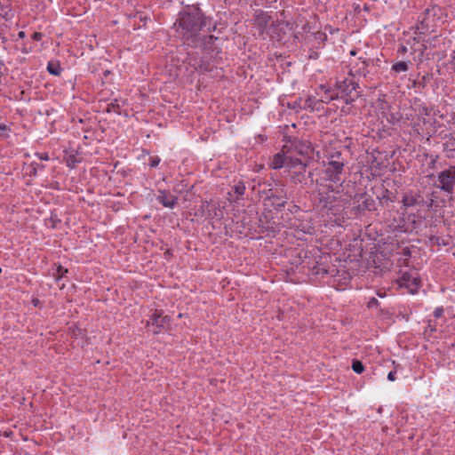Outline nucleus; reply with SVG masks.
<instances>
[{
	"label": "nucleus",
	"instance_id": "nucleus-1",
	"mask_svg": "<svg viewBox=\"0 0 455 455\" xmlns=\"http://www.w3.org/2000/svg\"><path fill=\"white\" fill-rule=\"evenodd\" d=\"M346 179L345 166L338 163H324L323 169L319 173V177L315 180L318 187L317 194L319 203L323 207H327L329 202V192L334 191V185L342 186Z\"/></svg>",
	"mask_w": 455,
	"mask_h": 455
},
{
	"label": "nucleus",
	"instance_id": "nucleus-2",
	"mask_svg": "<svg viewBox=\"0 0 455 455\" xmlns=\"http://www.w3.org/2000/svg\"><path fill=\"white\" fill-rule=\"evenodd\" d=\"M180 27L191 36L196 35L203 28L209 32L215 30L216 25L212 23V20L205 17L198 6L192 5L188 7L179 19Z\"/></svg>",
	"mask_w": 455,
	"mask_h": 455
},
{
	"label": "nucleus",
	"instance_id": "nucleus-3",
	"mask_svg": "<svg viewBox=\"0 0 455 455\" xmlns=\"http://www.w3.org/2000/svg\"><path fill=\"white\" fill-rule=\"evenodd\" d=\"M401 203L404 210L417 209L418 211H429L432 209L434 204L433 194L424 193L419 189H411L403 194Z\"/></svg>",
	"mask_w": 455,
	"mask_h": 455
},
{
	"label": "nucleus",
	"instance_id": "nucleus-4",
	"mask_svg": "<svg viewBox=\"0 0 455 455\" xmlns=\"http://www.w3.org/2000/svg\"><path fill=\"white\" fill-rule=\"evenodd\" d=\"M334 89L341 100H345L347 105H352L353 102L360 96L359 80L353 76L345 77L343 80L336 81Z\"/></svg>",
	"mask_w": 455,
	"mask_h": 455
},
{
	"label": "nucleus",
	"instance_id": "nucleus-5",
	"mask_svg": "<svg viewBox=\"0 0 455 455\" xmlns=\"http://www.w3.org/2000/svg\"><path fill=\"white\" fill-rule=\"evenodd\" d=\"M438 188L452 195L455 193V165H450L437 174Z\"/></svg>",
	"mask_w": 455,
	"mask_h": 455
},
{
	"label": "nucleus",
	"instance_id": "nucleus-6",
	"mask_svg": "<svg viewBox=\"0 0 455 455\" xmlns=\"http://www.w3.org/2000/svg\"><path fill=\"white\" fill-rule=\"evenodd\" d=\"M373 66V60L359 57L356 60L350 63L348 75L356 79V77L363 76L364 78L370 74V67Z\"/></svg>",
	"mask_w": 455,
	"mask_h": 455
},
{
	"label": "nucleus",
	"instance_id": "nucleus-7",
	"mask_svg": "<svg viewBox=\"0 0 455 455\" xmlns=\"http://www.w3.org/2000/svg\"><path fill=\"white\" fill-rule=\"evenodd\" d=\"M287 143L288 148L286 149L288 154L293 153L309 161L313 154V148L309 144H307L296 138L290 139Z\"/></svg>",
	"mask_w": 455,
	"mask_h": 455
},
{
	"label": "nucleus",
	"instance_id": "nucleus-8",
	"mask_svg": "<svg viewBox=\"0 0 455 455\" xmlns=\"http://www.w3.org/2000/svg\"><path fill=\"white\" fill-rule=\"evenodd\" d=\"M170 324L171 317L169 315H163V311L157 309L154 311L148 321V325H151L153 327L152 331L155 334L160 333Z\"/></svg>",
	"mask_w": 455,
	"mask_h": 455
},
{
	"label": "nucleus",
	"instance_id": "nucleus-9",
	"mask_svg": "<svg viewBox=\"0 0 455 455\" xmlns=\"http://www.w3.org/2000/svg\"><path fill=\"white\" fill-rule=\"evenodd\" d=\"M399 284L402 287L407 288L411 293L414 294L419 289L421 280L419 276L411 273H403L399 279Z\"/></svg>",
	"mask_w": 455,
	"mask_h": 455
},
{
	"label": "nucleus",
	"instance_id": "nucleus-10",
	"mask_svg": "<svg viewBox=\"0 0 455 455\" xmlns=\"http://www.w3.org/2000/svg\"><path fill=\"white\" fill-rule=\"evenodd\" d=\"M324 100H318L315 96H308L307 99L303 100V109L309 110L311 112H322L324 109Z\"/></svg>",
	"mask_w": 455,
	"mask_h": 455
},
{
	"label": "nucleus",
	"instance_id": "nucleus-11",
	"mask_svg": "<svg viewBox=\"0 0 455 455\" xmlns=\"http://www.w3.org/2000/svg\"><path fill=\"white\" fill-rule=\"evenodd\" d=\"M156 200L159 204H161L164 207L166 208H174V206L178 203V197L172 195L167 190H158V195L156 196Z\"/></svg>",
	"mask_w": 455,
	"mask_h": 455
},
{
	"label": "nucleus",
	"instance_id": "nucleus-12",
	"mask_svg": "<svg viewBox=\"0 0 455 455\" xmlns=\"http://www.w3.org/2000/svg\"><path fill=\"white\" fill-rule=\"evenodd\" d=\"M288 145H284L281 152L275 154L272 159L270 166L274 170H279L286 167L287 162V148Z\"/></svg>",
	"mask_w": 455,
	"mask_h": 455
},
{
	"label": "nucleus",
	"instance_id": "nucleus-13",
	"mask_svg": "<svg viewBox=\"0 0 455 455\" xmlns=\"http://www.w3.org/2000/svg\"><path fill=\"white\" fill-rule=\"evenodd\" d=\"M326 159L327 162L331 164L338 163L339 164H341L345 166L347 164V158L344 156L342 151L338 150L336 148H331L327 150L326 152Z\"/></svg>",
	"mask_w": 455,
	"mask_h": 455
},
{
	"label": "nucleus",
	"instance_id": "nucleus-14",
	"mask_svg": "<svg viewBox=\"0 0 455 455\" xmlns=\"http://www.w3.org/2000/svg\"><path fill=\"white\" fill-rule=\"evenodd\" d=\"M308 163L309 161L307 159H301L293 153H287L286 168H288L289 171L291 169H302L301 166H307Z\"/></svg>",
	"mask_w": 455,
	"mask_h": 455
},
{
	"label": "nucleus",
	"instance_id": "nucleus-15",
	"mask_svg": "<svg viewBox=\"0 0 455 455\" xmlns=\"http://www.w3.org/2000/svg\"><path fill=\"white\" fill-rule=\"evenodd\" d=\"M266 200L271 201V206L276 211H282L286 205V201L283 199V196L275 193L273 189L267 191Z\"/></svg>",
	"mask_w": 455,
	"mask_h": 455
},
{
	"label": "nucleus",
	"instance_id": "nucleus-16",
	"mask_svg": "<svg viewBox=\"0 0 455 455\" xmlns=\"http://www.w3.org/2000/svg\"><path fill=\"white\" fill-rule=\"evenodd\" d=\"M302 169H291L290 170V176H291V183L295 185H301L303 184L307 180V166H301Z\"/></svg>",
	"mask_w": 455,
	"mask_h": 455
},
{
	"label": "nucleus",
	"instance_id": "nucleus-17",
	"mask_svg": "<svg viewBox=\"0 0 455 455\" xmlns=\"http://www.w3.org/2000/svg\"><path fill=\"white\" fill-rule=\"evenodd\" d=\"M245 190L246 188L243 181H238L236 184L233 185L231 187V191L228 192V195L231 196L229 199L230 202H236L243 199Z\"/></svg>",
	"mask_w": 455,
	"mask_h": 455
},
{
	"label": "nucleus",
	"instance_id": "nucleus-18",
	"mask_svg": "<svg viewBox=\"0 0 455 455\" xmlns=\"http://www.w3.org/2000/svg\"><path fill=\"white\" fill-rule=\"evenodd\" d=\"M358 199L357 202H361L358 204V209L360 211H372L374 210L375 206V201L373 198L370 196H368L366 193L357 195Z\"/></svg>",
	"mask_w": 455,
	"mask_h": 455
},
{
	"label": "nucleus",
	"instance_id": "nucleus-19",
	"mask_svg": "<svg viewBox=\"0 0 455 455\" xmlns=\"http://www.w3.org/2000/svg\"><path fill=\"white\" fill-rule=\"evenodd\" d=\"M320 89L324 91V96L321 100H324L325 103L340 99L334 88H326L325 85L321 84Z\"/></svg>",
	"mask_w": 455,
	"mask_h": 455
},
{
	"label": "nucleus",
	"instance_id": "nucleus-20",
	"mask_svg": "<svg viewBox=\"0 0 455 455\" xmlns=\"http://www.w3.org/2000/svg\"><path fill=\"white\" fill-rule=\"evenodd\" d=\"M411 61H397L391 67V72L395 74L404 73L409 70Z\"/></svg>",
	"mask_w": 455,
	"mask_h": 455
},
{
	"label": "nucleus",
	"instance_id": "nucleus-21",
	"mask_svg": "<svg viewBox=\"0 0 455 455\" xmlns=\"http://www.w3.org/2000/svg\"><path fill=\"white\" fill-rule=\"evenodd\" d=\"M395 200V196H392V194L386 189L381 197H379V203L381 206L388 208L389 203H393Z\"/></svg>",
	"mask_w": 455,
	"mask_h": 455
},
{
	"label": "nucleus",
	"instance_id": "nucleus-22",
	"mask_svg": "<svg viewBox=\"0 0 455 455\" xmlns=\"http://www.w3.org/2000/svg\"><path fill=\"white\" fill-rule=\"evenodd\" d=\"M47 70L51 75L60 76L62 71V68L59 62L49 61Z\"/></svg>",
	"mask_w": 455,
	"mask_h": 455
},
{
	"label": "nucleus",
	"instance_id": "nucleus-23",
	"mask_svg": "<svg viewBox=\"0 0 455 455\" xmlns=\"http://www.w3.org/2000/svg\"><path fill=\"white\" fill-rule=\"evenodd\" d=\"M313 271H314L315 275L323 277L324 275H329V274L331 275H333L332 273L335 271H338V270L333 268L330 271L329 269L325 268L324 267L318 265V266L314 267Z\"/></svg>",
	"mask_w": 455,
	"mask_h": 455
},
{
	"label": "nucleus",
	"instance_id": "nucleus-24",
	"mask_svg": "<svg viewBox=\"0 0 455 455\" xmlns=\"http://www.w3.org/2000/svg\"><path fill=\"white\" fill-rule=\"evenodd\" d=\"M444 149L447 150V157H455V140H451L443 144Z\"/></svg>",
	"mask_w": 455,
	"mask_h": 455
},
{
	"label": "nucleus",
	"instance_id": "nucleus-25",
	"mask_svg": "<svg viewBox=\"0 0 455 455\" xmlns=\"http://www.w3.org/2000/svg\"><path fill=\"white\" fill-rule=\"evenodd\" d=\"M429 242L432 245H436L438 247L440 246H446L449 244L448 240H445L444 238H442L440 236L436 235H431L428 237Z\"/></svg>",
	"mask_w": 455,
	"mask_h": 455
},
{
	"label": "nucleus",
	"instance_id": "nucleus-26",
	"mask_svg": "<svg viewBox=\"0 0 455 455\" xmlns=\"http://www.w3.org/2000/svg\"><path fill=\"white\" fill-rule=\"evenodd\" d=\"M302 102H303V99L302 98H299V99L295 100L294 101L288 102L287 107L289 108L293 109L296 112H298L299 110L303 109Z\"/></svg>",
	"mask_w": 455,
	"mask_h": 455
},
{
	"label": "nucleus",
	"instance_id": "nucleus-27",
	"mask_svg": "<svg viewBox=\"0 0 455 455\" xmlns=\"http://www.w3.org/2000/svg\"><path fill=\"white\" fill-rule=\"evenodd\" d=\"M351 367H352V370L357 374H361L364 371V366H363V363L357 359H354L352 361Z\"/></svg>",
	"mask_w": 455,
	"mask_h": 455
},
{
	"label": "nucleus",
	"instance_id": "nucleus-28",
	"mask_svg": "<svg viewBox=\"0 0 455 455\" xmlns=\"http://www.w3.org/2000/svg\"><path fill=\"white\" fill-rule=\"evenodd\" d=\"M29 168H30L29 175L36 176L37 174L38 170L44 169V165L40 163L32 162L29 165Z\"/></svg>",
	"mask_w": 455,
	"mask_h": 455
},
{
	"label": "nucleus",
	"instance_id": "nucleus-29",
	"mask_svg": "<svg viewBox=\"0 0 455 455\" xmlns=\"http://www.w3.org/2000/svg\"><path fill=\"white\" fill-rule=\"evenodd\" d=\"M431 78L432 75L430 74H426L422 76V77L418 81V87L424 89L430 82Z\"/></svg>",
	"mask_w": 455,
	"mask_h": 455
},
{
	"label": "nucleus",
	"instance_id": "nucleus-30",
	"mask_svg": "<svg viewBox=\"0 0 455 455\" xmlns=\"http://www.w3.org/2000/svg\"><path fill=\"white\" fill-rule=\"evenodd\" d=\"M68 270L65 268L64 267L59 265L56 269V274L54 275L56 276V279L59 280L60 278L63 277Z\"/></svg>",
	"mask_w": 455,
	"mask_h": 455
},
{
	"label": "nucleus",
	"instance_id": "nucleus-31",
	"mask_svg": "<svg viewBox=\"0 0 455 455\" xmlns=\"http://www.w3.org/2000/svg\"><path fill=\"white\" fill-rule=\"evenodd\" d=\"M258 20H259V26H267V17L265 16L264 12H261L259 15H258Z\"/></svg>",
	"mask_w": 455,
	"mask_h": 455
},
{
	"label": "nucleus",
	"instance_id": "nucleus-32",
	"mask_svg": "<svg viewBox=\"0 0 455 455\" xmlns=\"http://www.w3.org/2000/svg\"><path fill=\"white\" fill-rule=\"evenodd\" d=\"M160 158L158 156H153L149 159V165L151 167H156L160 163Z\"/></svg>",
	"mask_w": 455,
	"mask_h": 455
},
{
	"label": "nucleus",
	"instance_id": "nucleus-33",
	"mask_svg": "<svg viewBox=\"0 0 455 455\" xmlns=\"http://www.w3.org/2000/svg\"><path fill=\"white\" fill-rule=\"evenodd\" d=\"M299 20V18L297 19V20L295 22H291V21H285V27L289 29V30H294L297 27V22Z\"/></svg>",
	"mask_w": 455,
	"mask_h": 455
},
{
	"label": "nucleus",
	"instance_id": "nucleus-34",
	"mask_svg": "<svg viewBox=\"0 0 455 455\" xmlns=\"http://www.w3.org/2000/svg\"><path fill=\"white\" fill-rule=\"evenodd\" d=\"M379 300L376 299V298H371L369 302L367 303V307L368 308H372L374 307H377L379 306Z\"/></svg>",
	"mask_w": 455,
	"mask_h": 455
},
{
	"label": "nucleus",
	"instance_id": "nucleus-35",
	"mask_svg": "<svg viewBox=\"0 0 455 455\" xmlns=\"http://www.w3.org/2000/svg\"><path fill=\"white\" fill-rule=\"evenodd\" d=\"M443 314V307H436L434 311V316L435 318H440Z\"/></svg>",
	"mask_w": 455,
	"mask_h": 455
},
{
	"label": "nucleus",
	"instance_id": "nucleus-36",
	"mask_svg": "<svg viewBox=\"0 0 455 455\" xmlns=\"http://www.w3.org/2000/svg\"><path fill=\"white\" fill-rule=\"evenodd\" d=\"M76 163V159L75 156H70L68 159L67 160L68 166L74 167L75 164Z\"/></svg>",
	"mask_w": 455,
	"mask_h": 455
},
{
	"label": "nucleus",
	"instance_id": "nucleus-37",
	"mask_svg": "<svg viewBox=\"0 0 455 455\" xmlns=\"http://www.w3.org/2000/svg\"><path fill=\"white\" fill-rule=\"evenodd\" d=\"M199 68L202 71H210L211 70V68L209 67V65L204 63V61L203 60H201V63L199 65Z\"/></svg>",
	"mask_w": 455,
	"mask_h": 455
},
{
	"label": "nucleus",
	"instance_id": "nucleus-38",
	"mask_svg": "<svg viewBox=\"0 0 455 455\" xmlns=\"http://www.w3.org/2000/svg\"><path fill=\"white\" fill-rule=\"evenodd\" d=\"M36 156H38L40 160H49V156L47 153H36Z\"/></svg>",
	"mask_w": 455,
	"mask_h": 455
},
{
	"label": "nucleus",
	"instance_id": "nucleus-39",
	"mask_svg": "<svg viewBox=\"0 0 455 455\" xmlns=\"http://www.w3.org/2000/svg\"><path fill=\"white\" fill-rule=\"evenodd\" d=\"M42 33L40 32H34L33 35H32V39L35 40V41H39L42 39Z\"/></svg>",
	"mask_w": 455,
	"mask_h": 455
},
{
	"label": "nucleus",
	"instance_id": "nucleus-40",
	"mask_svg": "<svg viewBox=\"0 0 455 455\" xmlns=\"http://www.w3.org/2000/svg\"><path fill=\"white\" fill-rule=\"evenodd\" d=\"M408 49L405 45L401 44L397 50V52L399 54H405L407 52Z\"/></svg>",
	"mask_w": 455,
	"mask_h": 455
},
{
	"label": "nucleus",
	"instance_id": "nucleus-41",
	"mask_svg": "<svg viewBox=\"0 0 455 455\" xmlns=\"http://www.w3.org/2000/svg\"><path fill=\"white\" fill-rule=\"evenodd\" d=\"M395 373L396 371H391L388 374H387V379L390 380V381H394L395 379Z\"/></svg>",
	"mask_w": 455,
	"mask_h": 455
},
{
	"label": "nucleus",
	"instance_id": "nucleus-42",
	"mask_svg": "<svg viewBox=\"0 0 455 455\" xmlns=\"http://www.w3.org/2000/svg\"><path fill=\"white\" fill-rule=\"evenodd\" d=\"M428 26V24L427 23V20L426 19L424 18L421 21H420V27L418 26L417 28L418 29H424L425 28H427Z\"/></svg>",
	"mask_w": 455,
	"mask_h": 455
},
{
	"label": "nucleus",
	"instance_id": "nucleus-43",
	"mask_svg": "<svg viewBox=\"0 0 455 455\" xmlns=\"http://www.w3.org/2000/svg\"><path fill=\"white\" fill-rule=\"evenodd\" d=\"M25 36H26V33L24 31H20L18 33V37L19 38L23 39V38H25Z\"/></svg>",
	"mask_w": 455,
	"mask_h": 455
},
{
	"label": "nucleus",
	"instance_id": "nucleus-44",
	"mask_svg": "<svg viewBox=\"0 0 455 455\" xmlns=\"http://www.w3.org/2000/svg\"><path fill=\"white\" fill-rule=\"evenodd\" d=\"M422 112L426 115V116H428L429 115V111H428V108L427 107H422Z\"/></svg>",
	"mask_w": 455,
	"mask_h": 455
},
{
	"label": "nucleus",
	"instance_id": "nucleus-45",
	"mask_svg": "<svg viewBox=\"0 0 455 455\" xmlns=\"http://www.w3.org/2000/svg\"><path fill=\"white\" fill-rule=\"evenodd\" d=\"M388 120H389V121H395V120L398 121V120H399V118H396V117L395 116V114H391V115H390V119H388Z\"/></svg>",
	"mask_w": 455,
	"mask_h": 455
},
{
	"label": "nucleus",
	"instance_id": "nucleus-46",
	"mask_svg": "<svg viewBox=\"0 0 455 455\" xmlns=\"http://www.w3.org/2000/svg\"><path fill=\"white\" fill-rule=\"evenodd\" d=\"M5 130H7V126L5 124H0V131H5Z\"/></svg>",
	"mask_w": 455,
	"mask_h": 455
},
{
	"label": "nucleus",
	"instance_id": "nucleus-47",
	"mask_svg": "<svg viewBox=\"0 0 455 455\" xmlns=\"http://www.w3.org/2000/svg\"><path fill=\"white\" fill-rule=\"evenodd\" d=\"M21 52H22L23 53H28L29 51L27 49V47H26V46H24V47L21 49Z\"/></svg>",
	"mask_w": 455,
	"mask_h": 455
},
{
	"label": "nucleus",
	"instance_id": "nucleus-48",
	"mask_svg": "<svg viewBox=\"0 0 455 455\" xmlns=\"http://www.w3.org/2000/svg\"><path fill=\"white\" fill-rule=\"evenodd\" d=\"M308 178H312L313 176V172H308L307 175ZM311 181L313 182V179H311Z\"/></svg>",
	"mask_w": 455,
	"mask_h": 455
},
{
	"label": "nucleus",
	"instance_id": "nucleus-49",
	"mask_svg": "<svg viewBox=\"0 0 455 455\" xmlns=\"http://www.w3.org/2000/svg\"><path fill=\"white\" fill-rule=\"evenodd\" d=\"M431 11H432V10H430V9H426V10L424 11V12H425V14L427 15V14H429V12H430Z\"/></svg>",
	"mask_w": 455,
	"mask_h": 455
},
{
	"label": "nucleus",
	"instance_id": "nucleus-50",
	"mask_svg": "<svg viewBox=\"0 0 455 455\" xmlns=\"http://www.w3.org/2000/svg\"><path fill=\"white\" fill-rule=\"evenodd\" d=\"M307 24H305V25L303 26V28H302L303 31L307 32Z\"/></svg>",
	"mask_w": 455,
	"mask_h": 455
},
{
	"label": "nucleus",
	"instance_id": "nucleus-51",
	"mask_svg": "<svg viewBox=\"0 0 455 455\" xmlns=\"http://www.w3.org/2000/svg\"><path fill=\"white\" fill-rule=\"evenodd\" d=\"M412 85H413V87H417L418 86V81H413Z\"/></svg>",
	"mask_w": 455,
	"mask_h": 455
},
{
	"label": "nucleus",
	"instance_id": "nucleus-52",
	"mask_svg": "<svg viewBox=\"0 0 455 455\" xmlns=\"http://www.w3.org/2000/svg\"><path fill=\"white\" fill-rule=\"evenodd\" d=\"M281 16L285 18V12L284 11L281 12Z\"/></svg>",
	"mask_w": 455,
	"mask_h": 455
},
{
	"label": "nucleus",
	"instance_id": "nucleus-53",
	"mask_svg": "<svg viewBox=\"0 0 455 455\" xmlns=\"http://www.w3.org/2000/svg\"><path fill=\"white\" fill-rule=\"evenodd\" d=\"M351 54H352V55H355V51H352V52H351Z\"/></svg>",
	"mask_w": 455,
	"mask_h": 455
}]
</instances>
